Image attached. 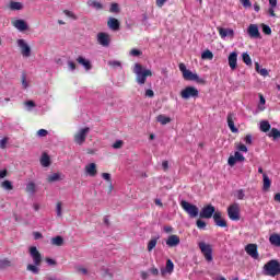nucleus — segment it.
Returning a JSON list of instances; mask_svg holds the SVG:
<instances>
[{
  "instance_id": "1",
  "label": "nucleus",
  "mask_w": 280,
  "mask_h": 280,
  "mask_svg": "<svg viewBox=\"0 0 280 280\" xmlns=\"http://www.w3.org/2000/svg\"><path fill=\"white\" fill-rule=\"evenodd\" d=\"M133 73L136 74V82L140 86L145 84L148 78H152V70L144 68L141 63H135Z\"/></svg>"
},
{
  "instance_id": "2",
  "label": "nucleus",
  "mask_w": 280,
  "mask_h": 280,
  "mask_svg": "<svg viewBox=\"0 0 280 280\" xmlns=\"http://www.w3.org/2000/svg\"><path fill=\"white\" fill-rule=\"evenodd\" d=\"M179 71L183 73L184 80H189L190 82H197V84H205V79L200 78L198 74L187 70L185 63H179Z\"/></svg>"
},
{
  "instance_id": "3",
  "label": "nucleus",
  "mask_w": 280,
  "mask_h": 280,
  "mask_svg": "<svg viewBox=\"0 0 280 280\" xmlns=\"http://www.w3.org/2000/svg\"><path fill=\"white\" fill-rule=\"evenodd\" d=\"M265 275L268 277H277L280 275V262L277 259L269 260L264 266Z\"/></svg>"
},
{
  "instance_id": "4",
  "label": "nucleus",
  "mask_w": 280,
  "mask_h": 280,
  "mask_svg": "<svg viewBox=\"0 0 280 280\" xmlns=\"http://www.w3.org/2000/svg\"><path fill=\"white\" fill-rule=\"evenodd\" d=\"M180 207L189 215V218H198L200 210L196 205L189 203L186 200L180 201Z\"/></svg>"
},
{
  "instance_id": "5",
  "label": "nucleus",
  "mask_w": 280,
  "mask_h": 280,
  "mask_svg": "<svg viewBox=\"0 0 280 280\" xmlns=\"http://www.w3.org/2000/svg\"><path fill=\"white\" fill-rule=\"evenodd\" d=\"M198 247L200 248L206 261H213V247H211V245L200 242Z\"/></svg>"
},
{
  "instance_id": "6",
  "label": "nucleus",
  "mask_w": 280,
  "mask_h": 280,
  "mask_svg": "<svg viewBox=\"0 0 280 280\" xmlns=\"http://www.w3.org/2000/svg\"><path fill=\"white\" fill-rule=\"evenodd\" d=\"M89 132H91V128L84 127L81 128L75 135H74V142L78 145H82L84 141H86V137L89 136Z\"/></svg>"
},
{
  "instance_id": "7",
  "label": "nucleus",
  "mask_w": 280,
  "mask_h": 280,
  "mask_svg": "<svg viewBox=\"0 0 280 280\" xmlns=\"http://www.w3.org/2000/svg\"><path fill=\"white\" fill-rule=\"evenodd\" d=\"M228 215L233 222L240 221V203L234 202L228 208Z\"/></svg>"
},
{
  "instance_id": "8",
  "label": "nucleus",
  "mask_w": 280,
  "mask_h": 280,
  "mask_svg": "<svg viewBox=\"0 0 280 280\" xmlns=\"http://www.w3.org/2000/svg\"><path fill=\"white\" fill-rule=\"evenodd\" d=\"M198 95H200V92L198 91V89L194 86H186L180 92V97H183V100H189L190 97H198Z\"/></svg>"
},
{
  "instance_id": "9",
  "label": "nucleus",
  "mask_w": 280,
  "mask_h": 280,
  "mask_svg": "<svg viewBox=\"0 0 280 280\" xmlns=\"http://www.w3.org/2000/svg\"><path fill=\"white\" fill-rule=\"evenodd\" d=\"M218 211H215V207L208 205L203 207L199 213L200 218H205L206 220H210V218H213Z\"/></svg>"
},
{
  "instance_id": "10",
  "label": "nucleus",
  "mask_w": 280,
  "mask_h": 280,
  "mask_svg": "<svg viewBox=\"0 0 280 280\" xmlns=\"http://www.w3.org/2000/svg\"><path fill=\"white\" fill-rule=\"evenodd\" d=\"M18 47H20L21 54L24 58H30L32 56V48L27 45L25 39H18Z\"/></svg>"
},
{
  "instance_id": "11",
  "label": "nucleus",
  "mask_w": 280,
  "mask_h": 280,
  "mask_svg": "<svg viewBox=\"0 0 280 280\" xmlns=\"http://www.w3.org/2000/svg\"><path fill=\"white\" fill-rule=\"evenodd\" d=\"M30 255L33 259V264L35 266H40V264L43 262V255H40V252H38V248H36V246H32L30 248Z\"/></svg>"
},
{
  "instance_id": "12",
  "label": "nucleus",
  "mask_w": 280,
  "mask_h": 280,
  "mask_svg": "<svg viewBox=\"0 0 280 280\" xmlns=\"http://www.w3.org/2000/svg\"><path fill=\"white\" fill-rule=\"evenodd\" d=\"M245 253L253 259H259V252H257V244H248L245 247Z\"/></svg>"
},
{
  "instance_id": "13",
  "label": "nucleus",
  "mask_w": 280,
  "mask_h": 280,
  "mask_svg": "<svg viewBox=\"0 0 280 280\" xmlns=\"http://www.w3.org/2000/svg\"><path fill=\"white\" fill-rule=\"evenodd\" d=\"M96 38H97L98 45H102V47H108V45H110V37L106 33H103V32L98 33Z\"/></svg>"
},
{
  "instance_id": "14",
  "label": "nucleus",
  "mask_w": 280,
  "mask_h": 280,
  "mask_svg": "<svg viewBox=\"0 0 280 280\" xmlns=\"http://www.w3.org/2000/svg\"><path fill=\"white\" fill-rule=\"evenodd\" d=\"M213 220H214V224H217V226H220L221 229H226L228 224H226V220H224L222 218V212L217 211L213 214Z\"/></svg>"
},
{
  "instance_id": "15",
  "label": "nucleus",
  "mask_w": 280,
  "mask_h": 280,
  "mask_svg": "<svg viewBox=\"0 0 280 280\" xmlns=\"http://www.w3.org/2000/svg\"><path fill=\"white\" fill-rule=\"evenodd\" d=\"M247 34L252 38H261V33H259V26L257 24H250L247 28Z\"/></svg>"
},
{
  "instance_id": "16",
  "label": "nucleus",
  "mask_w": 280,
  "mask_h": 280,
  "mask_svg": "<svg viewBox=\"0 0 280 280\" xmlns=\"http://www.w3.org/2000/svg\"><path fill=\"white\" fill-rule=\"evenodd\" d=\"M229 67L232 71L237 69V52L233 51L228 57Z\"/></svg>"
},
{
  "instance_id": "17",
  "label": "nucleus",
  "mask_w": 280,
  "mask_h": 280,
  "mask_svg": "<svg viewBox=\"0 0 280 280\" xmlns=\"http://www.w3.org/2000/svg\"><path fill=\"white\" fill-rule=\"evenodd\" d=\"M85 174L86 176H91L92 178H95V176H97V164L90 163L85 165Z\"/></svg>"
},
{
  "instance_id": "18",
  "label": "nucleus",
  "mask_w": 280,
  "mask_h": 280,
  "mask_svg": "<svg viewBox=\"0 0 280 280\" xmlns=\"http://www.w3.org/2000/svg\"><path fill=\"white\" fill-rule=\"evenodd\" d=\"M218 32L221 38H226L228 36L233 38L235 36V32L232 28L218 27Z\"/></svg>"
},
{
  "instance_id": "19",
  "label": "nucleus",
  "mask_w": 280,
  "mask_h": 280,
  "mask_svg": "<svg viewBox=\"0 0 280 280\" xmlns=\"http://www.w3.org/2000/svg\"><path fill=\"white\" fill-rule=\"evenodd\" d=\"M178 244H180V237H178L176 234L168 236L166 240V245H168L170 248H174L178 246Z\"/></svg>"
},
{
  "instance_id": "20",
  "label": "nucleus",
  "mask_w": 280,
  "mask_h": 280,
  "mask_svg": "<svg viewBox=\"0 0 280 280\" xmlns=\"http://www.w3.org/2000/svg\"><path fill=\"white\" fill-rule=\"evenodd\" d=\"M120 23L119 20L115 19V18H109L107 21V26L109 27V30H112L113 32H119V27H120Z\"/></svg>"
},
{
  "instance_id": "21",
  "label": "nucleus",
  "mask_w": 280,
  "mask_h": 280,
  "mask_svg": "<svg viewBox=\"0 0 280 280\" xmlns=\"http://www.w3.org/2000/svg\"><path fill=\"white\" fill-rule=\"evenodd\" d=\"M77 62L79 65H81L82 67H84L85 71H91V69H93V66L91 65V61L82 56H79L77 58Z\"/></svg>"
},
{
  "instance_id": "22",
  "label": "nucleus",
  "mask_w": 280,
  "mask_h": 280,
  "mask_svg": "<svg viewBox=\"0 0 280 280\" xmlns=\"http://www.w3.org/2000/svg\"><path fill=\"white\" fill-rule=\"evenodd\" d=\"M13 27H15V30H19V32H25L27 30V22H25L24 20H15L12 22Z\"/></svg>"
},
{
  "instance_id": "23",
  "label": "nucleus",
  "mask_w": 280,
  "mask_h": 280,
  "mask_svg": "<svg viewBox=\"0 0 280 280\" xmlns=\"http://www.w3.org/2000/svg\"><path fill=\"white\" fill-rule=\"evenodd\" d=\"M165 272H167L168 275H172V272H174V262L172 261V259H167L165 269H161L162 277L165 276Z\"/></svg>"
},
{
  "instance_id": "24",
  "label": "nucleus",
  "mask_w": 280,
  "mask_h": 280,
  "mask_svg": "<svg viewBox=\"0 0 280 280\" xmlns=\"http://www.w3.org/2000/svg\"><path fill=\"white\" fill-rule=\"evenodd\" d=\"M159 240H161V236L158 235L155 237H152L149 243H148V246H147V250L149 253H152V250H154V248H156V244H159Z\"/></svg>"
},
{
  "instance_id": "25",
  "label": "nucleus",
  "mask_w": 280,
  "mask_h": 280,
  "mask_svg": "<svg viewBox=\"0 0 280 280\" xmlns=\"http://www.w3.org/2000/svg\"><path fill=\"white\" fill-rule=\"evenodd\" d=\"M269 242L271 246H276L277 248H280V234L273 233L269 236Z\"/></svg>"
},
{
  "instance_id": "26",
  "label": "nucleus",
  "mask_w": 280,
  "mask_h": 280,
  "mask_svg": "<svg viewBox=\"0 0 280 280\" xmlns=\"http://www.w3.org/2000/svg\"><path fill=\"white\" fill-rule=\"evenodd\" d=\"M233 114L228 115V126L231 130V132H238V129L235 127V122L233 121Z\"/></svg>"
},
{
  "instance_id": "27",
  "label": "nucleus",
  "mask_w": 280,
  "mask_h": 280,
  "mask_svg": "<svg viewBox=\"0 0 280 280\" xmlns=\"http://www.w3.org/2000/svg\"><path fill=\"white\" fill-rule=\"evenodd\" d=\"M262 190L268 191V189H270V185H272V182L265 173L262 174Z\"/></svg>"
},
{
  "instance_id": "28",
  "label": "nucleus",
  "mask_w": 280,
  "mask_h": 280,
  "mask_svg": "<svg viewBox=\"0 0 280 280\" xmlns=\"http://www.w3.org/2000/svg\"><path fill=\"white\" fill-rule=\"evenodd\" d=\"M25 191L30 194V196H34V194H36V184L34 182L27 183Z\"/></svg>"
},
{
  "instance_id": "29",
  "label": "nucleus",
  "mask_w": 280,
  "mask_h": 280,
  "mask_svg": "<svg viewBox=\"0 0 280 280\" xmlns=\"http://www.w3.org/2000/svg\"><path fill=\"white\" fill-rule=\"evenodd\" d=\"M89 8H94V10H103L104 5L97 0H88Z\"/></svg>"
},
{
  "instance_id": "30",
  "label": "nucleus",
  "mask_w": 280,
  "mask_h": 280,
  "mask_svg": "<svg viewBox=\"0 0 280 280\" xmlns=\"http://www.w3.org/2000/svg\"><path fill=\"white\" fill-rule=\"evenodd\" d=\"M5 268H12V260L10 258L0 259V270H5Z\"/></svg>"
},
{
  "instance_id": "31",
  "label": "nucleus",
  "mask_w": 280,
  "mask_h": 280,
  "mask_svg": "<svg viewBox=\"0 0 280 280\" xmlns=\"http://www.w3.org/2000/svg\"><path fill=\"white\" fill-rule=\"evenodd\" d=\"M40 165L43 167H49L51 165V159L47 155V153L42 155Z\"/></svg>"
},
{
  "instance_id": "32",
  "label": "nucleus",
  "mask_w": 280,
  "mask_h": 280,
  "mask_svg": "<svg viewBox=\"0 0 280 280\" xmlns=\"http://www.w3.org/2000/svg\"><path fill=\"white\" fill-rule=\"evenodd\" d=\"M156 121H159V124H161L162 126H167V124H170L172 121V118H170L165 115H159L156 117Z\"/></svg>"
},
{
  "instance_id": "33",
  "label": "nucleus",
  "mask_w": 280,
  "mask_h": 280,
  "mask_svg": "<svg viewBox=\"0 0 280 280\" xmlns=\"http://www.w3.org/2000/svg\"><path fill=\"white\" fill-rule=\"evenodd\" d=\"M52 246H62L65 244V238L62 236H56L51 238Z\"/></svg>"
},
{
  "instance_id": "34",
  "label": "nucleus",
  "mask_w": 280,
  "mask_h": 280,
  "mask_svg": "<svg viewBox=\"0 0 280 280\" xmlns=\"http://www.w3.org/2000/svg\"><path fill=\"white\" fill-rule=\"evenodd\" d=\"M1 188L5 189L7 191H12V189H14V186L12 185V182L4 180L1 183Z\"/></svg>"
},
{
  "instance_id": "35",
  "label": "nucleus",
  "mask_w": 280,
  "mask_h": 280,
  "mask_svg": "<svg viewBox=\"0 0 280 280\" xmlns=\"http://www.w3.org/2000/svg\"><path fill=\"white\" fill-rule=\"evenodd\" d=\"M270 122L268 120L260 121V130L261 132H268L270 130Z\"/></svg>"
},
{
  "instance_id": "36",
  "label": "nucleus",
  "mask_w": 280,
  "mask_h": 280,
  "mask_svg": "<svg viewBox=\"0 0 280 280\" xmlns=\"http://www.w3.org/2000/svg\"><path fill=\"white\" fill-rule=\"evenodd\" d=\"M26 270L30 272H33V275H38L40 272V269L38 268V265H27Z\"/></svg>"
},
{
  "instance_id": "37",
  "label": "nucleus",
  "mask_w": 280,
  "mask_h": 280,
  "mask_svg": "<svg viewBox=\"0 0 280 280\" xmlns=\"http://www.w3.org/2000/svg\"><path fill=\"white\" fill-rule=\"evenodd\" d=\"M268 137H271L273 140L280 139V131L277 128H272L268 135Z\"/></svg>"
},
{
  "instance_id": "38",
  "label": "nucleus",
  "mask_w": 280,
  "mask_h": 280,
  "mask_svg": "<svg viewBox=\"0 0 280 280\" xmlns=\"http://www.w3.org/2000/svg\"><path fill=\"white\" fill-rule=\"evenodd\" d=\"M242 58L243 62H245L247 67H250V65H253V59H250V55H248V52H243Z\"/></svg>"
},
{
  "instance_id": "39",
  "label": "nucleus",
  "mask_w": 280,
  "mask_h": 280,
  "mask_svg": "<svg viewBox=\"0 0 280 280\" xmlns=\"http://www.w3.org/2000/svg\"><path fill=\"white\" fill-rule=\"evenodd\" d=\"M57 180H60V174L58 173H54L47 177L48 183H57Z\"/></svg>"
},
{
  "instance_id": "40",
  "label": "nucleus",
  "mask_w": 280,
  "mask_h": 280,
  "mask_svg": "<svg viewBox=\"0 0 280 280\" xmlns=\"http://www.w3.org/2000/svg\"><path fill=\"white\" fill-rule=\"evenodd\" d=\"M202 60H213V52L211 50H206L201 54Z\"/></svg>"
},
{
  "instance_id": "41",
  "label": "nucleus",
  "mask_w": 280,
  "mask_h": 280,
  "mask_svg": "<svg viewBox=\"0 0 280 280\" xmlns=\"http://www.w3.org/2000/svg\"><path fill=\"white\" fill-rule=\"evenodd\" d=\"M107 65L113 69H118V68L121 69V61H118V60H109Z\"/></svg>"
},
{
  "instance_id": "42",
  "label": "nucleus",
  "mask_w": 280,
  "mask_h": 280,
  "mask_svg": "<svg viewBox=\"0 0 280 280\" xmlns=\"http://www.w3.org/2000/svg\"><path fill=\"white\" fill-rule=\"evenodd\" d=\"M10 10H23V3L11 1Z\"/></svg>"
},
{
  "instance_id": "43",
  "label": "nucleus",
  "mask_w": 280,
  "mask_h": 280,
  "mask_svg": "<svg viewBox=\"0 0 280 280\" xmlns=\"http://www.w3.org/2000/svg\"><path fill=\"white\" fill-rule=\"evenodd\" d=\"M235 196L237 200H244V198H246V192H244V189H238L236 190Z\"/></svg>"
},
{
  "instance_id": "44",
  "label": "nucleus",
  "mask_w": 280,
  "mask_h": 280,
  "mask_svg": "<svg viewBox=\"0 0 280 280\" xmlns=\"http://www.w3.org/2000/svg\"><path fill=\"white\" fill-rule=\"evenodd\" d=\"M260 27L266 36H270V34H272V28H270L267 24H261Z\"/></svg>"
},
{
  "instance_id": "45",
  "label": "nucleus",
  "mask_w": 280,
  "mask_h": 280,
  "mask_svg": "<svg viewBox=\"0 0 280 280\" xmlns=\"http://www.w3.org/2000/svg\"><path fill=\"white\" fill-rule=\"evenodd\" d=\"M57 218H62V202H57L56 205Z\"/></svg>"
},
{
  "instance_id": "46",
  "label": "nucleus",
  "mask_w": 280,
  "mask_h": 280,
  "mask_svg": "<svg viewBox=\"0 0 280 280\" xmlns=\"http://www.w3.org/2000/svg\"><path fill=\"white\" fill-rule=\"evenodd\" d=\"M109 12L114 14H119V4L118 3H112L109 8Z\"/></svg>"
},
{
  "instance_id": "47",
  "label": "nucleus",
  "mask_w": 280,
  "mask_h": 280,
  "mask_svg": "<svg viewBox=\"0 0 280 280\" xmlns=\"http://www.w3.org/2000/svg\"><path fill=\"white\" fill-rule=\"evenodd\" d=\"M234 158L236 159V161H240L241 163L246 161V158H244V155L242 153H240V151H236L234 153Z\"/></svg>"
},
{
  "instance_id": "48",
  "label": "nucleus",
  "mask_w": 280,
  "mask_h": 280,
  "mask_svg": "<svg viewBox=\"0 0 280 280\" xmlns=\"http://www.w3.org/2000/svg\"><path fill=\"white\" fill-rule=\"evenodd\" d=\"M240 3H242L243 8L248 10V8H253V3H250V0H240Z\"/></svg>"
},
{
  "instance_id": "49",
  "label": "nucleus",
  "mask_w": 280,
  "mask_h": 280,
  "mask_svg": "<svg viewBox=\"0 0 280 280\" xmlns=\"http://www.w3.org/2000/svg\"><path fill=\"white\" fill-rule=\"evenodd\" d=\"M197 228L205 231L207 229V223L202 220H197Z\"/></svg>"
},
{
  "instance_id": "50",
  "label": "nucleus",
  "mask_w": 280,
  "mask_h": 280,
  "mask_svg": "<svg viewBox=\"0 0 280 280\" xmlns=\"http://www.w3.org/2000/svg\"><path fill=\"white\" fill-rule=\"evenodd\" d=\"M22 86L23 89H27V86H30L27 83V75L25 73L22 74Z\"/></svg>"
},
{
  "instance_id": "51",
  "label": "nucleus",
  "mask_w": 280,
  "mask_h": 280,
  "mask_svg": "<svg viewBox=\"0 0 280 280\" xmlns=\"http://www.w3.org/2000/svg\"><path fill=\"white\" fill-rule=\"evenodd\" d=\"M63 14H66V16H69V19H73L74 21L78 19L75 14L69 10H65Z\"/></svg>"
},
{
  "instance_id": "52",
  "label": "nucleus",
  "mask_w": 280,
  "mask_h": 280,
  "mask_svg": "<svg viewBox=\"0 0 280 280\" xmlns=\"http://www.w3.org/2000/svg\"><path fill=\"white\" fill-rule=\"evenodd\" d=\"M47 135H49V131H47V129H39L37 131V137H47Z\"/></svg>"
},
{
  "instance_id": "53",
  "label": "nucleus",
  "mask_w": 280,
  "mask_h": 280,
  "mask_svg": "<svg viewBox=\"0 0 280 280\" xmlns=\"http://www.w3.org/2000/svg\"><path fill=\"white\" fill-rule=\"evenodd\" d=\"M237 163V160L235 159V156L231 155L228 160V164L233 167V165H235Z\"/></svg>"
},
{
  "instance_id": "54",
  "label": "nucleus",
  "mask_w": 280,
  "mask_h": 280,
  "mask_svg": "<svg viewBox=\"0 0 280 280\" xmlns=\"http://www.w3.org/2000/svg\"><path fill=\"white\" fill-rule=\"evenodd\" d=\"M7 145H8V138L1 139L0 140V148H1V150H5Z\"/></svg>"
},
{
  "instance_id": "55",
  "label": "nucleus",
  "mask_w": 280,
  "mask_h": 280,
  "mask_svg": "<svg viewBox=\"0 0 280 280\" xmlns=\"http://www.w3.org/2000/svg\"><path fill=\"white\" fill-rule=\"evenodd\" d=\"M121 145H124V141L117 140V141L113 144V148H114V150H119V148H121Z\"/></svg>"
},
{
  "instance_id": "56",
  "label": "nucleus",
  "mask_w": 280,
  "mask_h": 280,
  "mask_svg": "<svg viewBox=\"0 0 280 280\" xmlns=\"http://www.w3.org/2000/svg\"><path fill=\"white\" fill-rule=\"evenodd\" d=\"M141 54H142L141 50L136 48L130 50V56H133V57L141 56Z\"/></svg>"
},
{
  "instance_id": "57",
  "label": "nucleus",
  "mask_w": 280,
  "mask_h": 280,
  "mask_svg": "<svg viewBox=\"0 0 280 280\" xmlns=\"http://www.w3.org/2000/svg\"><path fill=\"white\" fill-rule=\"evenodd\" d=\"M245 143H247V145H250L253 143V136L247 135L245 137Z\"/></svg>"
},
{
  "instance_id": "58",
  "label": "nucleus",
  "mask_w": 280,
  "mask_h": 280,
  "mask_svg": "<svg viewBox=\"0 0 280 280\" xmlns=\"http://www.w3.org/2000/svg\"><path fill=\"white\" fill-rule=\"evenodd\" d=\"M25 106H27V108H35L36 107V103H34V101H27L25 103Z\"/></svg>"
},
{
  "instance_id": "59",
  "label": "nucleus",
  "mask_w": 280,
  "mask_h": 280,
  "mask_svg": "<svg viewBox=\"0 0 280 280\" xmlns=\"http://www.w3.org/2000/svg\"><path fill=\"white\" fill-rule=\"evenodd\" d=\"M77 270L81 272V275H89V270H86L84 267H78Z\"/></svg>"
},
{
  "instance_id": "60",
  "label": "nucleus",
  "mask_w": 280,
  "mask_h": 280,
  "mask_svg": "<svg viewBox=\"0 0 280 280\" xmlns=\"http://www.w3.org/2000/svg\"><path fill=\"white\" fill-rule=\"evenodd\" d=\"M144 95H145V97H154V91L149 89L145 91Z\"/></svg>"
},
{
  "instance_id": "61",
  "label": "nucleus",
  "mask_w": 280,
  "mask_h": 280,
  "mask_svg": "<svg viewBox=\"0 0 280 280\" xmlns=\"http://www.w3.org/2000/svg\"><path fill=\"white\" fill-rule=\"evenodd\" d=\"M68 67H69L70 71H75V62L68 61Z\"/></svg>"
},
{
  "instance_id": "62",
  "label": "nucleus",
  "mask_w": 280,
  "mask_h": 280,
  "mask_svg": "<svg viewBox=\"0 0 280 280\" xmlns=\"http://www.w3.org/2000/svg\"><path fill=\"white\" fill-rule=\"evenodd\" d=\"M102 178H104V180H107L108 183H110V174L109 173H103Z\"/></svg>"
},
{
  "instance_id": "63",
  "label": "nucleus",
  "mask_w": 280,
  "mask_h": 280,
  "mask_svg": "<svg viewBox=\"0 0 280 280\" xmlns=\"http://www.w3.org/2000/svg\"><path fill=\"white\" fill-rule=\"evenodd\" d=\"M150 272H151V275H153L154 277H158V275H159V269H158L156 267H152V268L150 269Z\"/></svg>"
},
{
  "instance_id": "64",
  "label": "nucleus",
  "mask_w": 280,
  "mask_h": 280,
  "mask_svg": "<svg viewBox=\"0 0 280 280\" xmlns=\"http://www.w3.org/2000/svg\"><path fill=\"white\" fill-rule=\"evenodd\" d=\"M240 152H248V148H246V144L238 145Z\"/></svg>"
}]
</instances>
